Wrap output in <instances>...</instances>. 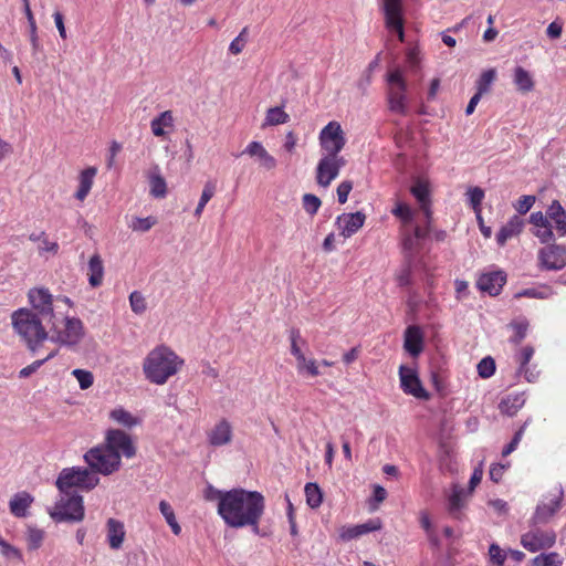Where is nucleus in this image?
Listing matches in <instances>:
<instances>
[{
    "instance_id": "f257e3e1",
    "label": "nucleus",
    "mask_w": 566,
    "mask_h": 566,
    "mask_svg": "<svg viewBox=\"0 0 566 566\" xmlns=\"http://www.w3.org/2000/svg\"><path fill=\"white\" fill-rule=\"evenodd\" d=\"M264 510L265 499L262 493L238 488L227 492L218 507V514L227 526L251 527L252 532L259 535Z\"/></svg>"
},
{
    "instance_id": "f03ea898",
    "label": "nucleus",
    "mask_w": 566,
    "mask_h": 566,
    "mask_svg": "<svg viewBox=\"0 0 566 566\" xmlns=\"http://www.w3.org/2000/svg\"><path fill=\"white\" fill-rule=\"evenodd\" d=\"M40 317L29 308H19L11 315L13 329L32 352L39 349L40 345L48 339V332Z\"/></svg>"
},
{
    "instance_id": "7ed1b4c3",
    "label": "nucleus",
    "mask_w": 566,
    "mask_h": 566,
    "mask_svg": "<svg viewBox=\"0 0 566 566\" xmlns=\"http://www.w3.org/2000/svg\"><path fill=\"white\" fill-rule=\"evenodd\" d=\"M184 365L179 356H147L143 364L146 378L156 385H164Z\"/></svg>"
},
{
    "instance_id": "20e7f679",
    "label": "nucleus",
    "mask_w": 566,
    "mask_h": 566,
    "mask_svg": "<svg viewBox=\"0 0 566 566\" xmlns=\"http://www.w3.org/2000/svg\"><path fill=\"white\" fill-rule=\"evenodd\" d=\"M387 104L390 112L407 115V81L400 67H394L387 73Z\"/></svg>"
},
{
    "instance_id": "39448f33",
    "label": "nucleus",
    "mask_w": 566,
    "mask_h": 566,
    "mask_svg": "<svg viewBox=\"0 0 566 566\" xmlns=\"http://www.w3.org/2000/svg\"><path fill=\"white\" fill-rule=\"evenodd\" d=\"M99 483V478L91 469L72 467L63 469L56 480V486L62 493L72 488L90 491Z\"/></svg>"
},
{
    "instance_id": "423d86ee",
    "label": "nucleus",
    "mask_w": 566,
    "mask_h": 566,
    "mask_svg": "<svg viewBox=\"0 0 566 566\" xmlns=\"http://www.w3.org/2000/svg\"><path fill=\"white\" fill-rule=\"evenodd\" d=\"M84 460L93 473L111 475L122 467L119 455L111 451L104 443L90 449L84 454Z\"/></svg>"
},
{
    "instance_id": "0eeeda50",
    "label": "nucleus",
    "mask_w": 566,
    "mask_h": 566,
    "mask_svg": "<svg viewBox=\"0 0 566 566\" xmlns=\"http://www.w3.org/2000/svg\"><path fill=\"white\" fill-rule=\"evenodd\" d=\"M318 142L324 154L340 156L339 153L346 145L342 125L336 120L329 122L319 132Z\"/></svg>"
},
{
    "instance_id": "6e6552de",
    "label": "nucleus",
    "mask_w": 566,
    "mask_h": 566,
    "mask_svg": "<svg viewBox=\"0 0 566 566\" xmlns=\"http://www.w3.org/2000/svg\"><path fill=\"white\" fill-rule=\"evenodd\" d=\"M346 165L343 156L323 154L315 169V180L319 187L327 188Z\"/></svg>"
},
{
    "instance_id": "1a4fd4ad",
    "label": "nucleus",
    "mask_w": 566,
    "mask_h": 566,
    "mask_svg": "<svg viewBox=\"0 0 566 566\" xmlns=\"http://www.w3.org/2000/svg\"><path fill=\"white\" fill-rule=\"evenodd\" d=\"M111 451L117 453L119 459H130L136 454V447L133 438L120 429H108L105 432L103 442Z\"/></svg>"
},
{
    "instance_id": "9d476101",
    "label": "nucleus",
    "mask_w": 566,
    "mask_h": 566,
    "mask_svg": "<svg viewBox=\"0 0 566 566\" xmlns=\"http://www.w3.org/2000/svg\"><path fill=\"white\" fill-rule=\"evenodd\" d=\"M538 266L545 271H559L566 266V247L547 244L538 250Z\"/></svg>"
},
{
    "instance_id": "9b49d317",
    "label": "nucleus",
    "mask_w": 566,
    "mask_h": 566,
    "mask_svg": "<svg viewBox=\"0 0 566 566\" xmlns=\"http://www.w3.org/2000/svg\"><path fill=\"white\" fill-rule=\"evenodd\" d=\"M51 516L56 521L80 522L84 517L83 497L81 495H72L61 499L55 511Z\"/></svg>"
},
{
    "instance_id": "f8f14e48",
    "label": "nucleus",
    "mask_w": 566,
    "mask_h": 566,
    "mask_svg": "<svg viewBox=\"0 0 566 566\" xmlns=\"http://www.w3.org/2000/svg\"><path fill=\"white\" fill-rule=\"evenodd\" d=\"M555 543V532L541 528H532L521 537V545L531 553L551 548Z\"/></svg>"
},
{
    "instance_id": "ddd939ff",
    "label": "nucleus",
    "mask_w": 566,
    "mask_h": 566,
    "mask_svg": "<svg viewBox=\"0 0 566 566\" xmlns=\"http://www.w3.org/2000/svg\"><path fill=\"white\" fill-rule=\"evenodd\" d=\"M563 500V490L555 489L553 492L544 496L537 505L536 511L532 517L533 524H544L559 511Z\"/></svg>"
},
{
    "instance_id": "4468645a",
    "label": "nucleus",
    "mask_w": 566,
    "mask_h": 566,
    "mask_svg": "<svg viewBox=\"0 0 566 566\" xmlns=\"http://www.w3.org/2000/svg\"><path fill=\"white\" fill-rule=\"evenodd\" d=\"M400 387L405 394L411 395L418 399H427L428 394L423 388L418 371L413 366L401 365L399 367Z\"/></svg>"
},
{
    "instance_id": "2eb2a0df",
    "label": "nucleus",
    "mask_w": 566,
    "mask_h": 566,
    "mask_svg": "<svg viewBox=\"0 0 566 566\" xmlns=\"http://www.w3.org/2000/svg\"><path fill=\"white\" fill-rule=\"evenodd\" d=\"M386 27L396 31L400 42L405 41L401 0H382Z\"/></svg>"
},
{
    "instance_id": "dca6fc26",
    "label": "nucleus",
    "mask_w": 566,
    "mask_h": 566,
    "mask_svg": "<svg viewBox=\"0 0 566 566\" xmlns=\"http://www.w3.org/2000/svg\"><path fill=\"white\" fill-rule=\"evenodd\" d=\"M29 302L32 308L35 310L38 316L42 319L54 317L53 313V296L48 289H31L28 293Z\"/></svg>"
},
{
    "instance_id": "f3484780",
    "label": "nucleus",
    "mask_w": 566,
    "mask_h": 566,
    "mask_svg": "<svg viewBox=\"0 0 566 566\" xmlns=\"http://www.w3.org/2000/svg\"><path fill=\"white\" fill-rule=\"evenodd\" d=\"M506 283V274L502 271H493L480 275L476 285L482 292L491 296L500 294L503 285Z\"/></svg>"
},
{
    "instance_id": "a211bd4d",
    "label": "nucleus",
    "mask_w": 566,
    "mask_h": 566,
    "mask_svg": "<svg viewBox=\"0 0 566 566\" xmlns=\"http://www.w3.org/2000/svg\"><path fill=\"white\" fill-rule=\"evenodd\" d=\"M365 213L357 211L355 213H343L337 217L336 224L340 229L344 238L355 234L365 223Z\"/></svg>"
},
{
    "instance_id": "6ab92c4d",
    "label": "nucleus",
    "mask_w": 566,
    "mask_h": 566,
    "mask_svg": "<svg viewBox=\"0 0 566 566\" xmlns=\"http://www.w3.org/2000/svg\"><path fill=\"white\" fill-rule=\"evenodd\" d=\"M83 336V323L80 318L67 317L63 331L57 333L56 340L65 345H74Z\"/></svg>"
},
{
    "instance_id": "aec40b11",
    "label": "nucleus",
    "mask_w": 566,
    "mask_h": 566,
    "mask_svg": "<svg viewBox=\"0 0 566 566\" xmlns=\"http://www.w3.org/2000/svg\"><path fill=\"white\" fill-rule=\"evenodd\" d=\"M382 524L379 518H370L358 525L343 526L339 536L343 541H352L370 532L379 531Z\"/></svg>"
},
{
    "instance_id": "412c9836",
    "label": "nucleus",
    "mask_w": 566,
    "mask_h": 566,
    "mask_svg": "<svg viewBox=\"0 0 566 566\" xmlns=\"http://www.w3.org/2000/svg\"><path fill=\"white\" fill-rule=\"evenodd\" d=\"M549 218L541 211L533 212L530 216V223L533 224L536 229L533 231V234L538 238L542 243H548L554 238V232L552 226L549 223Z\"/></svg>"
},
{
    "instance_id": "4be33fe9",
    "label": "nucleus",
    "mask_w": 566,
    "mask_h": 566,
    "mask_svg": "<svg viewBox=\"0 0 566 566\" xmlns=\"http://www.w3.org/2000/svg\"><path fill=\"white\" fill-rule=\"evenodd\" d=\"M232 436L233 432L230 422L222 419L208 432V441L213 447H222L231 442Z\"/></svg>"
},
{
    "instance_id": "5701e85b",
    "label": "nucleus",
    "mask_w": 566,
    "mask_h": 566,
    "mask_svg": "<svg viewBox=\"0 0 566 566\" xmlns=\"http://www.w3.org/2000/svg\"><path fill=\"white\" fill-rule=\"evenodd\" d=\"M126 537L125 525L122 521L116 518H108L106 522V539L109 547L118 551L123 547Z\"/></svg>"
},
{
    "instance_id": "b1692460",
    "label": "nucleus",
    "mask_w": 566,
    "mask_h": 566,
    "mask_svg": "<svg viewBox=\"0 0 566 566\" xmlns=\"http://www.w3.org/2000/svg\"><path fill=\"white\" fill-rule=\"evenodd\" d=\"M242 154L258 158L260 166L266 170H272L276 167V159L264 148L260 142L249 143Z\"/></svg>"
},
{
    "instance_id": "393cba45",
    "label": "nucleus",
    "mask_w": 566,
    "mask_h": 566,
    "mask_svg": "<svg viewBox=\"0 0 566 566\" xmlns=\"http://www.w3.org/2000/svg\"><path fill=\"white\" fill-rule=\"evenodd\" d=\"M175 127V117L171 111L161 112L150 122V130L155 137L166 138Z\"/></svg>"
},
{
    "instance_id": "a878e982",
    "label": "nucleus",
    "mask_w": 566,
    "mask_h": 566,
    "mask_svg": "<svg viewBox=\"0 0 566 566\" xmlns=\"http://www.w3.org/2000/svg\"><path fill=\"white\" fill-rule=\"evenodd\" d=\"M298 373L304 377H313L322 373V368L331 365L327 360H316L314 356H296Z\"/></svg>"
},
{
    "instance_id": "bb28decb",
    "label": "nucleus",
    "mask_w": 566,
    "mask_h": 566,
    "mask_svg": "<svg viewBox=\"0 0 566 566\" xmlns=\"http://www.w3.org/2000/svg\"><path fill=\"white\" fill-rule=\"evenodd\" d=\"M524 224V220L516 214L510 218L496 234L497 244L503 247L507 240L518 235L523 231Z\"/></svg>"
},
{
    "instance_id": "cd10ccee",
    "label": "nucleus",
    "mask_w": 566,
    "mask_h": 566,
    "mask_svg": "<svg viewBox=\"0 0 566 566\" xmlns=\"http://www.w3.org/2000/svg\"><path fill=\"white\" fill-rule=\"evenodd\" d=\"M34 499L30 493L25 491L18 492L9 502L11 514L15 517H25Z\"/></svg>"
},
{
    "instance_id": "c85d7f7f",
    "label": "nucleus",
    "mask_w": 566,
    "mask_h": 566,
    "mask_svg": "<svg viewBox=\"0 0 566 566\" xmlns=\"http://www.w3.org/2000/svg\"><path fill=\"white\" fill-rule=\"evenodd\" d=\"M423 335L419 326H408L405 331V349L408 354L422 352Z\"/></svg>"
},
{
    "instance_id": "c756f323",
    "label": "nucleus",
    "mask_w": 566,
    "mask_h": 566,
    "mask_svg": "<svg viewBox=\"0 0 566 566\" xmlns=\"http://www.w3.org/2000/svg\"><path fill=\"white\" fill-rule=\"evenodd\" d=\"M109 419L126 429L135 428L142 423L140 417L132 413L123 407L112 409L109 412Z\"/></svg>"
},
{
    "instance_id": "7c9ffc66",
    "label": "nucleus",
    "mask_w": 566,
    "mask_h": 566,
    "mask_svg": "<svg viewBox=\"0 0 566 566\" xmlns=\"http://www.w3.org/2000/svg\"><path fill=\"white\" fill-rule=\"evenodd\" d=\"M88 283L92 287H98L104 279V264L101 255L95 253L91 256L87 266Z\"/></svg>"
},
{
    "instance_id": "2f4dec72",
    "label": "nucleus",
    "mask_w": 566,
    "mask_h": 566,
    "mask_svg": "<svg viewBox=\"0 0 566 566\" xmlns=\"http://www.w3.org/2000/svg\"><path fill=\"white\" fill-rule=\"evenodd\" d=\"M96 174L97 169L95 167H88L81 171L78 177V188L75 192V198L77 200L83 201L88 196Z\"/></svg>"
},
{
    "instance_id": "473e14b6",
    "label": "nucleus",
    "mask_w": 566,
    "mask_h": 566,
    "mask_svg": "<svg viewBox=\"0 0 566 566\" xmlns=\"http://www.w3.org/2000/svg\"><path fill=\"white\" fill-rule=\"evenodd\" d=\"M548 218L555 223L557 232L566 235V210L558 200H554L547 208Z\"/></svg>"
},
{
    "instance_id": "72a5a7b5",
    "label": "nucleus",
    "mask_w": 566,
    "mask_h": 566,
    "mask_svg": "<svg viewBox=\"0 0 566 566\" xmlns=\"http://www.w3.org/2000/svg\"><path fill=\"white\" fill-rule=\"evenodd\" d=\"M525 401L523 392L509 395L502 399L500 410L507 416H514L525 405Z\"/></svg>"
},
{
    "instance_id": "f704fd0d",
    "label": "nucleus",
    "mask_w": 566,
    "mask_h": 566,
    "mask_svg": "<svg viewBox=\"0 0 566 566\" xmlns=\"http://www.w3.org/2000/svg\"><path fill=\"white\" fill-rule=\"evenodd\" d=\"M513 81L517 90L522 93H528L534 88V80L531 73L522 66L514 69Z\"/></svg>"
},
{
    "instance_id": "c9c22d12",
    "label": "nucleus",
    "mask_w": 566,
    "mask_h": 566,
    "mask_svg": "<svg viewBox=\"0 0 566 566\" xmlns=\"http://www.w3.org/2000/svg\"><path fill=\"white\" fill-rule=\"evenodd\" d=\"M465 497L467 493L462 488L458 485L452 488L451 494L448 497V509L450 514L457 516L460 513L465 505Z\"/></svg>"
},
{
    "instance_id": "e433bc0d",
    "label": "nucleus",
    "mask_w": 566,
    "mask_h": 566,
    "mask_svg": "<svg viewBox=\"0 0 566 566\" xmlns=\"http://www.w3.org/2000/svg\"><path fill=\"white\" fill-rule=\"evenodd\" d=\"M0 554L10 563H23V554L20 548L11 545L0 535Z\"/></svg>"
},
{
    "instance_id": "4c0bfd02",
    "label": "nucleus",
    "mask_w": 566,
    "mask_h": 566,
    "mask_svg": "<svg viewBox=\"0 0 566 566\" xmlns=\"http://www.w3.org/2000/svg\"><path fill=\"white\" fill-rule=\"evenodd\" d=\"M159 511H160L161 515L164 516L166 523L171 528V532L175 535H179L181 533V526L179 525V523L176 518L175 511H174L172 506L167 501L161 500L159 502Z\"/></svg>"
},
{
    "instance_id": "58836bf2",
    "label": "nucleus",
    "mask_w": 566,
    "mask_h": 566,
    "mask_svg": "<svg viewBox=\"0 0 566 566\" xmlns=\"http://www.w3.org/2000/svg\"><path fill=\"white\" fill-rule=\"evenodd\" d=\"M44 531L34 527V526H28L27 533H25V541L29 551H35L41 547L43 541H44Z\"/></svg>"
},
{
    "instance_id": "ea45409f",
    "label": "nucleus",
    "mask_w": 566,
    "mask_h": 566,
    "mask_svg": "<svg viewBox=\"0 0 566 566\" xmlns=\"http://www.w3.org/2000/svg\"><path fill=\"white\" fill-rule=\"evenodd\" d=\"M290 120V116L287 113L283 111L282 107H272L269 108L265 115L264 126H275L280 124H285Z\"/></svg>"
},
{
    "instance_id": "a19ab883",
    "label": "nucleus",
    "mask_w": 566,
    "mask_h": 566,
    "mask_svg": "<svg viewBox=\"0 0 566 566\" xmlns=\"http://www.w3.org/2000/svg\"><path fill=\"white\" fill-rule=\"evenodd\" d=\"M306 503L310 507L316 509L322 504V491L316 483H307L305 485Z\"/></svg>"
},
{
    "instance_id": "79ce46f5",
    "label": "nucleus",
    "mask_w": 566,
    "mask_h": 566,
    "mask_svg": "<svg viewBox=\"0 0 566 566\" xmlns=\"http://www.w3.org/2000/svg\"><path fill=\"white\" fill-rule=\"evenodd\" d=\"M533 566H562L563 558L556 552L539 554L532 559Z\"/></svg>"
},
{
    "instance_id": "37998d69",
    "label": "nucleus",
    "mask_w": 566,
    "mask_h": 566,
    "mask_svg": "<svg viewBox=\"0 0 566 566\" xmlns=\"http://www.w3.org/2000/svg\"><path fill=\"white\" fill-rule=\"evenodd\" d=\"M410 191L420 206L431 202L430 189L428 184L418 180L411 186Z\"/></svg>"
},
{
    "instance_id": "c03bdc74",
    "label": "nucleus",
    "mask_w": 566,
    "mask_h": 566,
    "mask_svg": "<svg viewBox=\"0 0 566 566\" xmlns=\"http://www.w3.org/2000/svg\"><path fill=\"white\" fill-rule=\"evenodd\" d=\"M496 73L494 69L484 71L476 81V94L481 96L490 91V87L495 80Z\"/></svg>"
},
{
    "instance_id": "a18cd8bd",
    "label": "nucleus",
    "mask_w": 566,
    "mask_h": 566,
    "mask_svg": "<svg viewBox=\"0 0 566 566\" xmlns=\"http://www.w3.org/2000/svg\"><path fill=\"white\" fill-rule=\"evenodd\" d=\"M216 192V184L212 181H208L205 184L200 200L195 210V216L200 217L206 205L210 201V199L214 196Z\"/></svg>"
},
{
    "instance_id": "49530a36",
    "label": "nucleus",
    "mask_w": 566,
    "mask_h": 566,
    "mask_svg": "<svg viewBox=\"0 0 566 566\" xmlns=\"http://www.w3.org/2000/svg\"><path fill=\"white\" fill-rule=\"evenodd\" d=\"M470 205L478 214V220H481V203L484 199V191L480 187H473L468 190Z\"/></svg>"
},
{
    "instance_id": "de8ad7c7",
    "label": "nucleus",
    "mask_w": 566,
    "mask_h": 566,
    "mask_svg": "<svg viewBox=\"0 0 566 566\" xmlns=\"http://www.w3.org/2000/svg\"><path fill=\"white\" fill-rule=\"evenodd\" d=\"M150 193L155 198H164L167 193V185L160 175H153L149 180Z\"/></svg>"
},
{
    "instance_id": "09e8293b",
    "label": "nucleus",
    "mask_w": 566,
    "mask_h": 566,
    "mask_svg": "<svg viewBox=\"0 0 566 566\" xmlns=\"http://www.w3.org/2000/svg\"><path fill=\"white\" fill-rule=\"evenodd\" d=\"M157 223V220L155 217H146V218H134L129 224V228L133 231L136 232H147L149 231L155 224Z\"/></svg>"
},
{
    "instance_id": "8fccbe9b",
    "label": "nucleus",
    "mask_w": 566,
    "mask_h": 566,
    "mask_svg": "<svg viewBox=\"0 0 566 566\" xmlns=\"http://www.w3.org/2000/svg\"><path fill=\"white\" fill-rule=\"evenodd\" d=\"M391 213L401 220V222L406 226L412 221L413 212L410 207L405 202H397L396 207L391 210Z\"/></svg>"
},
{
    "instance_id": "3c124183",
    "label": "nucleus",
    "mask_w": 566,
    "mask_h": 566,
    "mask_svg": "<svg viewBox=\"0 0 566 566\" xmlns=\"http://www.w3.org/2000/svg\"><path fill=\"white\" fill-rule=\"evenodd\" d=\"M302 205H303V208L304 210L310 214V216H315L322 205V201L321 199L315 196V195H312V193H305L302 198Z\"/></svg>"
},
{
    "instance_id": "603ef678",
    "label": "nucleus",
    "mask_w": 566,
    "mask_h": 566,
    "mask_svg": "<svg viewBox=\"0 0 566 566\" xmlns=\"http://www.w3.org/2000/svg\"><path fill=\"white\" fill-rule=\"evenodd\" d=\"M510 327L513 329L511 340L515 344L521 343L526 336L528 323L525 319L513 322Z\"/></svg>"
},
{
    "instance_id": "864d4df0",
    "label": "nucleus",
    "mask_w": 566,
    "mask_h": 566,
    "mask_svg": "<svg viewBox=\"0 0 566 566\" xmlns=\"http://www.w3.org/2000/svg\"><path fill=\"white\" fill-rule=\"evenodd\" d=\"M536 201V197L532 195H524L514 202L513 207L520 214L527 213Z\"/></svg>"
},
{
    "instance_id": "5fc2aeb1",
    "label": "nucleus",
    "mask_w": 566,
    "mask_h": 566,
    "mask_svg": "<svg viewBox=\"0 0 566 566\" xmlns=\"http://www.w3.org/2000/svg\"><path fill=\"white\" fill-rule=\"evenodd\" d=\"M482 378L491 377L495 371V363L491 356H485L476 366Z\"/></svg>"
},
{
    "instance_id": "6e6d98bb",
    "label": "nucleus",
    "mask_w": 566,
    "mask_h": 566,
    "mask_svg": "<svg viewBox=\"0 0 566 566\" xmlns=\"http://www.w3.org/2000/svg\"><path fill=\"white\" fill-rule=\"evenodd\" d=\"M129 304H130L132 311L136 314H143L146 311L145 297L138 291H134L130 293Z\"/></svg>"
},
{
    "instance_id": "4d7b16f0",
    "label": "nucleus",
    "mask_w": 566,
    "mask_h": 566,
    "mask_svg": "<svg viewBox=\"0 0 566 566\" xmlns=\"http://www.w3.org/2000/svg\"><path fill=\"white\" fill-rule=\"evenodd\" d=\"M72 375L76 378L78 381L81 389H87L93 385V375L91 371L84 370V369H74L72 371Z\"/></svg>"
},
{
    "instance_id": "13d9d810",
    "label": "nucleus",
    "mask_w": 566,
    "mask_h": 566,
    "mask_svg": "<svg viewBox=\"0 0 566 566\" xmlns=\"http://www.w3.org/2000/svg\"><path fill=\"white\" fill-rule=\"evenodd\" d=\"M530 360H531V356H523L521 363H520V374L524 375L525 379L530 382H533L537 379L538 377V371L537 370H531L530 369Z\"/></svg>"
},
{
    "instance_id": "bf43d9fd",
    "label": "nucleus",
    "mask_w": 566,
    "mask_h": 566,
    "mask_svg": "<svg viewBox=\"0 0 566 566\" xmlns=\"http://www.w3.org/2000/svg\"><path fill=\"white\" fill-rule=\"evenodd\" d=\"M553 294V291L549 286H543L541 290L537 289H526L517 294V296H527L535 298H547Z\"/></svg>"
},
{
    "instance_id": "052dcab7",
    "label": "nucleus",
    "mask_w": 566,
    "mask_h": 566,
    "mask_svg": "<svg viewBox=\"0 0 566 566\" xmlns=\"http://www.w3.org/2000/svg\"><path fill=\"white\" fill-rule=\"evenodd\" d=\"M489 555L492 563L496 566H502L506 559L507 553H505L497 544H491Z\"/></svg>"
},
{
    "instance_id": "680f3d73",
    "label": "nucleus",
    "mask_w": 566,
    "mask_h": 566,
    "mask_svg": "<svg viewBox=\"0 0 566 566\" xmlns=\"http://www.w3.org/2000/svg\"><path fill=\"white\" fill-rule=\"evenodd\" d=\"M419 521H420V525L421 527L426 531L429 539L437 544L438 543V539H437V536L434 534V531H433V525H432V522L428 515L427 512H421L420 513V517H419Z\"/></svg>"
},
{
    "instance_id": "e2e57ef3",
    "label": "nucleus",
    "mask_w": 566,
    "mask_h": 566,
    "mask_svg": "<svg viewBox=\"0 0 566 566\" xmlns=\"http://www.w3.org/2000/svg\"><path fill=\"white\" fill-rule=\"evenodd\" d=\"M228 491H221L212 485H208L205 490V499L207 501H216L218 503L217 509L220 506L222 499L227 494Z\"/></svg>"
},
{
    "instance_id": "0e129e2a",
    "label": "nucleus",
    "mask_w": 566,
    "mask_h": 566,
    "mask_svg": "<svg viewBox=\"0 0 566 566\" xmlns=\"http://www.w3.org/2000/svg\"><path fill=\"white\" fill-rule=\"evenodd\" d=\"M291 352L292 354H302V345L304 340L301 337L300 331L292 328L290 331Z\"/></svg>"
},
{
    "instance_id": "69168bd1",
    "label": "nucleus",
    "mask_w": 566,
    "mask_h": 566,
    "mask_svg": "<svg viewBox=\"0 0 566 566\" xmlns=\"http://www.w3.org/2000/svg\"><path fill=\"white\" fill-rule=\"evenodd\" d=\"M406 60L411 69H418L421 60L419 46L415 45L412 48H409L406 53Z\"/></svg>"
},
{
    "instance_id": "338daca9",
    "label": "nucleus",
    "mask_w": 566,
    "mask_h": 566,
    "mask_svg": "<svg viewBox=\"0 0 566 566\" xmlns=\"http://www.w3.org/2000/svg\"><path fill=\"white\" fill-rule=\"evenodd\" d=\"M353 189V182L349 180L342 181L337 187V199L339 203H345L348 199V195Z\"/></svg>"
},
{
    "instance_id": "774afa93",
    "label": "nucleus",
    "mask_w": 566,
    "mask_h": 566,
    "mask_svg": "<svg viewBox=\"0 0 566 566\" xmlns=\"http://www.w3.org/2000/svg\"><path fill=\"white\" fill-rule=\"evenodd\" d=\"M397 283L399 286H407L411 282V269L410 265H406L400 270L397 275Z\"/></svg>"
}]
</instances>
